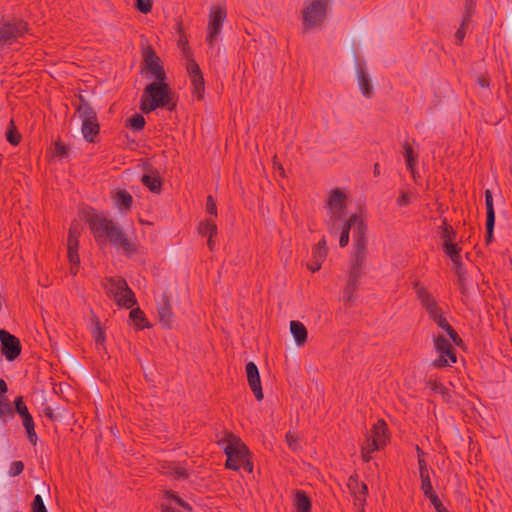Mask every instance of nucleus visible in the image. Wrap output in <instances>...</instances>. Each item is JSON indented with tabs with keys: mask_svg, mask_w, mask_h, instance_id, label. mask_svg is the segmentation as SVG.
Returning <instances> with one entry per match:
<instances>
[{
	"mask_svg": "<svg viewBox=\"0 0 512 512\" xmlns=\"http://www.w3.org/2000/svg\"><path fill=\"white\" fill-rule=\"evenodd\" d=\"M79 116L82 119L81 132L83 138L88 143H95V138L100 133V124L96 111L85 106L79 109Z\"/></svg>",
	"mask_w": 512,
	"mask_h": 512,
	"instance_id": "6e6552de",
	"label": "nucleus"
},
{
	"mask_svg": "<svg viewBox=\"0 0 512 512\" xmlns=\"http://www.w3.org/2000/svg\"><path fill=\"white\" fill-rule=\"evenodd\" d=\"M68 152H69V147L65 143H63L61 141H57L55 143V146H54V155L55 156H59V157L63 158L68 155Z\"/></svg>",
	"mask_w": 512,
	"mask_h": 512,
	"instance_id": "603ef678",
	"label": "nucleus"
},
{
	"mask_svg": "<svg viewBox=\"0 0 512 512\" xmlns=\"http://www.w3.org/2000/svg\"><path fill=\"white\" fill-rule=\"evenodd\" d=\"M141 74L147 79H167L160 57L150 46L142 51Z\"/></svg>",
	"mask_w": 512,
	"mask_h": 512,
	"instance_id": "0eeeda50",
	"label": "nucleus"
},
{
	"mask_svg": "<svg viewBox=\"0 0 512 512\" xmlns=\"http://www.w3.org/2000/svg\"><path fill=\"white\" fill-rule=\"evenodd\" d=\"M290 332L298 346H303L307 342L308 332L300 321L293 320L290 322Z\"/></svg>",
	"mask_w": 512,
	"mask_h": 512,
	"instance_id": "4be33fe9",
	"label": "nucleus"
},
{
	"mask_svg": "<svg viewBox=\"0 0 512 512\" xmlns=\"http://www.w3.org/2000/svg\"><path fill=\"white\" fill-rule=\"evenodd\" d=\"M387 423L383 419H379L371 429V439H375V441L384 446L387 442Z\"/></svg>",
	"mask_w": 512,
	"mask_h": 512,
	"instance_id": "5701e85b",
	"label": "nucleus"
},
{
	"mask_svg": "<svg viewBox=\"0 0 512 512\" xmlns=\"http://www.w3.org/2000/svg\"><path fill=\"white\" fill-rule=\"evenodd\" d=\"M13 409H14V412H16L20 417L30 414L26 404L24 403L22 396H17L15 398Z\"/></svg>",
	"mask_w": 512,
	"mask_h": 512,
	"instance_id": "c03bdc74",
	"label": "nucleus"
},
{
	"mask_svg": "<svg viewBox=\"0 0 512 512\" xmlns=\"http://www.w3.org/2000/svg\"><path fill=\"white\" fill-rule=\"evenodd\" d=\"M486 235H485V243L486 245H489L493 242L494 239V226L495 221L493 220H486Z\"/></svg>",
	"mask_w": 512,
	"mask_h": 512,
	"instance_id": "8fccbe9b",
	"label": "nucleus"
},
{
	"mask_svg": "<svg viewBox=\"0 0 512 512\" xmlns=\"http://www.w3.org/2000/svg\"><path fill=\"white\" fill-rule=\"evenodd\" d=\"M21 418H22L23 426H24V428L26 430L27 437H28L29 441L33 445H35L37 443L38 437H37V434L35 432V423H34L32 415L28 414V415L23 416Z\"/></svg>",
	"mask_w": 512,
	"mask_h": 512,
	"instance_id": "72a5a7b5",
	"label": "nucleus"
},
{
	"mask_svg": "<svg viewBox=\"0 0 512 512\" xmlns=\"http://www.w3.org/2000/svg\"><path fill=\"white\" fill-rule=\"evenodd\" d=\"M438 234L442 241V245H445L446 243H454L457 237V232L451 225L447 223L445 218L442 221V225L439 227Z\"/></svg>",
	"mask_w": 512,
	"mask_h": 512,
	"instance_id": "bb28decb",
	"label": "nucleus"
},
{
	"mask_svg": "<svg viewBox=\"0 0 512 512\" xmlns=\"http://www.w3.org/2000/svg\"><path fill=\"white\" fill-rule=\"evenodd\" d=\"M153 6V0H136L135 7L136 9L143 13L148 14L151 12Z\"/></svg>",
	"mask_w": 512,
	"mask_h": 512,
	"instance_id": "de8ad7c7",
	"label": "nucleus"
},
{
	"mask_svg": "<svg viewBox=\"0 0 512 512\" xmlns=\"http://www.w3.org/2000/svg\"><path fill=\"white\" fill-rule=\"evenodd\" d=\"M347 487L350 493L354 496L355 501L360 504L365 503L368 494V487L366 483L359 481L357 473L352 474L348 478Z\"/></svg>",
	"mask_w": 512,
	"mask_h": 512,
	"instance_id": "6ab92c4d",
	"label": "nucleus"
},
{
	"mask_svg": "<svg viewBox=\"0 0 512 512\" xmlns=\"http://www.w3.org/2000/svg\"><path fill=\"white\" fill-rule=\"evenodd\" d=\"M382 446L378 444L375 439H371L370 436L366 438L365 443L362 445V450H364V453H373L377 450H379Z\"/></svg>",
	"mask_w": 512,
	"mask_h": 512,
	"instance_id": "49530a36",
	"label": "nucleus"
},
{
	"mask_svg": "<svg viewBox=\"0 0 512 512\" xmlns=\"http://www.w3.org/2000/svg\"><path fill=\"white\" fill-rule=\"evenodd\" d=\"M164 469V473L168 476H171L175 480L184 481L187 480L190 476L187 469L182 466L176 464H168L167 466H162Z\"/></svg>",
	"mask_w": 512,
	"mask_h": 512,
	"instance_id": "a878e982",
	"label": "nucleus"
},
{
	"mask_svg": "<svg viewBox=\"0 0 512 512\" xmlns=\"http://www.w3.org/2000/svg\"><path fill=\"white\" fill-rule=\"evenodd\" d=\"M453 266H454L455 272L457 273V276H458V282L464 281L465 280V272L463 270L461 257L457 258V262L453 263Z\"/></svg>",
	"mask_w": 512,
	"mask_h": 512,
	"instance_id": "4d7b16f0",
	"label": "nucleus"
},
{
	"mask_svg": "<svg viewBox=\"0 0 512 512\" xmlns=\"http://www.w3.org/2000/svg\"><path fill=\"white\" fill-rule=\"evenodd\" d=\"M0 350L6 360L14 361L22 351L20 340L5 329H0Z\"/></svg>",
	"mask_w": 512,
	"mask_h": 512,
	"instance_id": "9d476101",
	"label": "nucleus"
},
{
	"mask_svg": "<svg viewBox=\"0 0 512 512\" xmlns=\"http://www.w3.org/2000/svg\"><path fill=\"white\" fill-rule=\"evenodd\" d=\"M359 283L347 280L346 287L343 291V300L347 306H352L357 299L356 291Z\"/></svg>",
	"mask_w": 512,
	"mask_h": 512,
	"instance_id": "2f4dec72",
	"label": "nucleus"
},
{
	"mask_svg": "<svg viewBox=\"0 0 512 512\" xmlns=\"http://www.w3.org/2000/svg\"><path fill=\"white\" fill-rule=\"evenodd\" d=\"M26 30L23 22L4 23L0 26V44L11 43L13 40L22 36Z\"/></svg>",
	"mask_w": 512,
	"mask_h": 512,
	"instance_id": "a211bd4d",
	"label": "nucleus"
},
{
	"mask_svg": "<svg viewBox=\"0 0 512 512\" xmlns=\"http://www.w3.org/2000/svg\"><path fill=\"white\" fill-rule=\"evenodd\" d=\"M476 82L482 88H489L490 77L487 73H481L477 76Z\"/></svg>",
	"mask_w": 512,
	"mask_h": 512,
	"instance_id": "bf43d9fd",
	"label": "nucleus"
},
{
	"mask_svg": "<svg viewBox=\"0 0 512 512\" xmlns=\"http://www.w3.org/2000/svg\"><path fill=\"white\" fill-rule=\"evenodd\" d=\"M198 233L203 237L214 238L217 235V225L212 219H205L198 225Z\"/></svg>",
	"mask_w": 512,
	"mask_h": 512,
	"instance_id": "7c9ffc66",
	"label": "nucleus"
},
{
	"mask_svg": "<svg viewBox=\"0 0 512 512\" xmlns=\"http://www.w3.org/2000/svg\"><path fill=\"white\" fill-rule=\"evenodd\" d=\"M24 463L22 461H13L10 464L8 474L10 477H16L20 475L24 470Z\"/></svg>",
	"mask_w": 512,
	"mask_h": 512,
	"instance_id": "09e8293b",
	"label": "nucleus"
},
{
	"mask_svg": "<svg viewBox=\"0 0 512 512\" xmlns=\"http://www.w3.org/2000/svg\"><path fill=\"white\" fill-rule=\"evenodd\" d=\"M14 417V409L7 396L0 397V418L7 421Z\"/></svg>",
	"mask_w": 512,
	"mask_h": 512,
	"instance_id": "e433bc0d",
	"label": "nucleus"
},
{
	"mask_svg": "<svg viewBox=\"0 0 512 512\" xmlns=\"http://www.w3.org/2000/svg\"><path fill=\"white\" fill-rule=\"evenodd\" d=\"M146 124L145 118L142 114L135 113L125 121V127L132 129L135 132H139L144 129Z\"/></svg>",
	"mask_w": 512,
	"mask_h": 512,
	"instance_id": "c9c22d12",
	"label": "nucleus"
},
{
	"mask_svg": "<svg viewBox=\"0 0 512 512\" xmlns=\"http://www.w3.org/2000/svg\"><path fill=\"white\" fill-rule=\"evenodd\" d=\"M420 480H421V490L423 491V494L429 500H431V497L438 496L436 494V492L433 490L429 473L420 475Z\"/></svg>",
	"mask_w": 512,
	"mask_h": 512,
	"instance_id": "ea45409f",
	"label": "nucleus"
},
{
	"mask_svg": "<svg viewBox=\"0 0 512 512\" xmlns=\"http://www.w3.org/2000/svg\"><path fill=\"white\" fill-rule=\"evenodd\" d=\"M476 9V0H465L464 13L462 15V20H464V24L466 22H471L472 16L475 13Z\"/></svg>",
	"mask_w": 512,
	"mask_h": 512,
	"instance_id": "79ce46f5",
	"label": "nucleus"
},
{
	"mask_svg": "<svg viewBox=\"0 0 512 512\" xmlns=\"http://www.w3.org/2000/svg\"><path fill=\"white\" fill-rule=\"evenodd\" d=\"M227 12L225 7L223 6H213L209 13V22H208V35L207 42L210 45H213L214 38L220 33L223 23L226 19Z\"/></svg>",
	"mask_w": 512,
	"mask_h": 512,
	"instance_id": "9b49d317",
	"label": "nucleus"
},
{
	"mask_svg": "<svg viewBox=\"0 0 512 512\" xmlns=\"http://www.w3.org/2000/svg\"><path fill=\"white\" fill-rule=\"evenodd\" d=\"M329 0H312L302 10V25L305 31L314 29L325 21Z\"/></svg>",
	"mask_w": 512,
	"mask_h": 512,
	"instance_id": "423d86ee",
	"label": "nucleus"
},
{
	"mask_svg": "<svg viewBox=\"0 0 512 512\" xmlns=\"http://www.w3.org/2000/svg\"><path fill=\"white\" fill-rule=\"evenodd\" d=\"M457 362L456 350L451 345L439 353L437 359L433 360L431 365L434 368H445Z\"/></svg>",
	"mask_w": 512,
	"mask_h": 512,
	"instance_id": "412c9836",
	"label": "nucleus"
},
{
	"mask_svg": "<svg viewBox=\"0 0 512 512\" xmlns=\"http://www.w3.org/2000/svg\"><path fill=\"white\" fill-rule=\"evenodd\" d=\"M446 333L456 346L461 347L464 344L462 338L459 336V334L453 327L449 329Z\"/></svg>",
	"mask_w": 512,
	"mask_h": 512,
	"instance_id": "6e6d98bb",
	"label": "nucleus"
},
{
	"mask_svg": "<svg viewBox=\"0 0 512 512\" xmlns=\"http://www.w3.org/2000/svg\"><path fill=\"white\" fill-rule=\"evenodd\" d=\"M443 252L451 259L452 263L457 262V258H460L461 247L457 243H446L442 245Z\"/></svg>",
	"mask_w": 512,
	"mask_h": 512,
	"instance_id": "4c0bfd02",
	"label": "nucleus"
},
{
	"mask_svg": "<svg viewBox=\"0 0 512 512\" xmlns=\"http://www.w3.org/2000/svg\"><path fill=\"white\" fill-rule=\"evenodd\" d=\"M176 107L175 93L167 79H156L145 86L140 98V110L144 114H149L159 108L174 111Z\"/></svg>",
	"mask_w": 512,
	"mask_h": 512,
	"instance_id": "f03ea898",
	"label": "nucleus"
},
{
	"mask_svg": "<svg viewBox=\"0 0 512 512\" xmlns=\"http://www.w3.org/2000/svg\"><path fill=\"white\" fill-rule=\"evenodd\" d=\"M409 204H410L409 193L402 191L399 198L397 199V205L402 207V206H407Z\"/></svg>",
	"mask_w": 512,
	"mask_h": 512,
	"instance_id": "680f3d73",
	"label": "nucleus"
},
{
	"mask_svg": "<svg viewBox=\"0 0 512 512\" xmlns=\"http://www.w3.org/2000/svg\"><path fill=\"white\" fill-rule=\"evenodd\" d=\"M21 134L18 132L13 120H10L9 127L6 131V140L11 145H18L21 142Z\"/></svg>",
	"mask_w": 512,
	"mask_h": 512,
	"instance_id": "58836bf2",
	"label": "nucleus"
},
{
	"mask_svg": "<svg viewBox=\"0 0 512 512\" xmlns=\"http://www.w3.org/2000/svg\"><path fill=\"white\" fill-rule=\"evenodd\" d=\"M80 232L76 226H70L67 239V256L70 264L78 266L80 257L78 254Z\"/></svg>",
	"mask_w": 512,
	"mask_h": 512,
	"instance_id": "f3484780",
	"label": "nucleus"
},
{
	"mask_svg": "<svg viewBox=\"0 0 512 512\" xmlns=\"http://www.w3.org/2000/svg\"><path fill=\"white\" fill-rule=\"evenodd\" d=\"M471 22H466L464 24V20L461 19L460 27L455 32V43L458 46H462L463 40L466 36V29L469 27Z\"/></svg>",
	"mask_w": 512,
	"mask_h": 512,
	"instance_id": "a18cd8bd",
	"label": "nucleus"
},
{
	"mask_svg": "<svg viewBox=\"0 0 512 512\" xmlns=\"http://www.w3.org/2000/svg\"><path fill=\"white\" fill-rule=\"evenodd\" d=\"M93 328H92V336L96 343V345L104 346L106 341V333L104 328L102 327L99 318L96 315L92 317Z\"/></svg>",
	"mask_w": 512,
	"mask_h": 512,
	"instance_id": "c756f323",
	"label": "nucleus"
},
{
	"mask_svg": "<svg viewBox=\"0 0 512 512\" xmlns=\"http://www.w3.org/2000/svg\"><path fill=\"white\" fill-rule=\"evenodd\" d=\"M328 252L326 250H320L313 248L312 250V258L316 259L317 261H320L323 263V261L326 259Z\"/></svg>",
	"mask_w": 512,
	"mask_h": 512,
	"instance_id": "052dcab7",
	"label": "nucleus"
},
{
	"mask_svg": "<svg viewBox=\"0 0 512 512\" xmlns=\"http://www.w3.org/2000/svg\"><path fill=\"white\" fill-rule=\"evenodd\" d=\"M186 70L189 74L190 81L193 86V95H195L198 100L203 99L205 92V81L202 71L195 59H187Z\"/></svg>",
	"mask_w": 512,
	"mask_h": 512,
	"instance_id": "f8f14e48",
	"label": "nucleus"
},
{
	"mask_svg": "<svg viewBox=\"0 0 512 512\" xmlns=\"http://www.w3.org/2000/svg\"><path fill=\"white\" fill-rule=\"evenodd\" d=\"M148 171L149 173L142 175V184L147 187L150 192L160 194L162 191L163 181L158 170L150 166Z\"/></svg>",
	"mask_w": 512,
	"mask_h": 512,
	"instance_id": "aec40b11",
	"label": "nucleus"
},
{
	"mask_svg": "<svg viewBox=\"0 0 512 512\" xmlns=\"http://www.w3.org/2000/svg\"><path fill=\"white\" fill-rule=\"evenodd\" d=\"M434 348L436 352L439 354L444 349H448L452 344L449 339H447L444 335H437L433 337Z\"/></svg>",
	"mask_w": 512,
	"mask_h": 512,
	"instance_id": "37998d69",
	"label": "nucleus"
},
{
	"mask_svg": "<svg viewBox=\"0 0 512 512\" xmlns=\"http://www.w3.org/2000/svg\"><path fill=\"white\" fill-rule=\"evenodd\" d=\"M206 212L210 215H213V216H217V206H216V201L215 199L213 198L212 195H208L207 196V200H206Z\"/></svg>",
	"mask_w": 512,
	"mask_h": 512,
	"instance_id": "864d4df0",
	"label": "nucleus"
},
{
	"mask_svg": "<svg viewBox=\"0 0 512 512\" xmlns=\"http://www.w3.org/2000/svg\"><path fill=\"white\" fill-rule=\"evenodd\" d=\"M356 78L362 95L371 98L374 95V87L362 62L357 59L355 62Z\"/></svg>",
	"mask_w": 512,
	"mask_h": 512,
	"instance_id": "2eb2a0df",
	"label": "nucleus"
},
{
	"mask_svg": "<svg viewBox=\"0 0 512 512\" xmlns=\"http://www.w3.org/2000/svg\"><path fill=\"white\" fill-rule=\"evenodd\" d=\"M43 413L51 421H56L58 419L57 415L54 414L53 409L49 406L43 408Z\"/></svg>",
	"mask_w": 512,
	"mask_h": 512,
	"instance_id": "0e129e2a",
	"label": "nucleus"
},
{
	"mask_svg": "<svg viewBox=\"0 0 512 512\" xmlns=\"http://www.w3.org/2000/svg\"><path fill=\"white\" fill-rule=\"evenodd\" d=\"M322 262L317 261L316 259L312 258L311 263L307 264V268L311 270L312 272L319 271L321 269Z\"/></svg>",
	"mask_w": 512,
	"mask_h": 512,
	"instance_id": "69168bd1",
	"label": "nucleus"
},
{
	"mask_svg": "<svg viewBox=\"0 0 512 512\" xmlns=\"http://www.w3.org/2000/svg\"><path fill=\"white\" fill-rule=\"evenodd\" d=\"M157 314L159 322L164 328H171L173 323V311L168 293L164 292L160 302L157 304Z\"/></svg>",
	"mask_w": 512,
	"mask_h": 512,
	"instance_id": "dca6fc26",
	"label": "nucleus"
},
{
	"mask_svg": "<svg viewBox=\"0 0 512 512\" xmlns=\"http://www.w3.org/2000/svg\"><path fill=\"white\" fill-rule=\"evenodd\" d=\"M107 282L106 293L114 299L119 307L130 309L137 304L135 293L123 277H110Z\"/></svg>",
	"mask_w": 512,
	"mask_h": 512,
	"instance_id": "39448f33",
	"label": "nucleus"
},
{
	"mask_svg": "<svg viewBox=\"0 0 512 512\" xmlns=\"http://www.w3.org/2000/svg\"><path fill=\"white\" fill-rule=\"evenodd\" d=\"M84 220L88 224L95 242L101 247L108 242L118 249H122L127 256L136 252L133 243L127 238L122 229L104 213H98L90 208L84 212Z\"/></svg>",
	"mask_w": 512,
	"mask_h": 512,
	"instance_id": "f257e3e1",
	"label": "nucleus"
},
{
	"mask_svg": "<svg viewBox=\"0 0 512 512\" xmlns=\"http://www.w3.org/2000/svg\"><path fill=\"white\" fill-rule=\"evenodd\" d=\"M360 223L363 224L364 227H365V240H367L368 226H367L366 222L364 221V219L360 215L352 214L344 222V224L342 226V230H341L340 238H339V246L341 248H344V247H346L349 244V239H350L349 234H350V230H351L352 227L354 228V231H353V242H355V235H356V232L359 229ZM354 245H355V243H353V246Z\"/></svg>",
	"mask_w": 512,
	"mask_h": 512,
	"instance_id": "ddd939ff",
	"label": "nucleus"
},
{
	"mask_svg": "<svg viewBox=\"0 0 512 512\" xmlns=\"http://www.w3.org/2000/svg\"><path fill=\"white\" fill-rule=\"evenodd\" d=\"M129 318L133 321L136 330H143L152 326L147 320L145 313L139 307L131 309Z\"/></svg>",
	"mask_w": 512,
	"mask_h": 512,
	"instance_id": "393cba45",
	"label": "nucleus"
},
{
	"mask_svg": "<svg viewBox=\"0 0 512 512\" xmlns=\"http://www.w3.org/2000/svg\"><path fill=\"white\" fill-rule=\"evenodd\" d=\"M427 385L431 388V390H433L434 392L436 393H439L442 395L443 399L446 401V402H450L452 401V393L451 391L446 388L443 383H441L440 381L438 380H435V379H429L427 381Z\"/></svg>",
	"mask_w": 512,
	"mask_h": 512,
	"instance_id": "473e14b6",
	"label": "nucleus"
},
{
	"mask_svg": "<svg viewBox=\"0 0 512 512\" xmlns=\"http://www.w3.org/2000/svg\"><path fill=\"white\" fill-rule=\"evenodd\" d=\"M346 195L340 189H334L330 192L327 204L330 208L341 210L345 207Z\"/></svg>",
	"mask_w": 512,
	"mask_h": 512,
	"instance_id": "cd10ccee",
	"label": "nucleus"
},
{
	"mask_svg": "<svg viewBox=\"0 0 512 512\" xmlns=\"http://www.w3.org/2000/svg\"><path fill=\"white\" fill-rule=\"evenodd\" d=\"M31 507L32 512H48L42 497L38 494L35 495Z\"/></svg>",
	"mask_w": 512,
	"mask_h": 512,
	"instance_id": "3c124183",
	"label": "nucleus"
},
{
	"mask_svg": "<svg viewBox=\"0 0 512 512\" xmlns=\"http://www.w3.org/2000/svg\"><path fill=\"white\" fill-rule=\"evenodd\" d=\"M412 286L416 293L417 299L425 309L429 319L434 320L439 315L443 314V311L438 305L437 301L419 281H414Z\"/></svg>",
	"mask_w": 512,
	"mask_h": 512,
	"instance_id": "1a4fd4ad",
	"label": "nucleus"
},
{
	"mask_svg": "<svg viewBox=\"0 0 512 512\" xmlns=\"http://www.w3.org/2000/svg\"><path fill=\"white\" fill-rule=\"evenodd\" d=\"M115 205L119 209H124L126 211L131 210L132 205H133L132 195L125 189L119 190L116 193Z\"/></svg>",
	"mask_w": 512,
	"mask_h": 512,
	"instance_id": "c85d7f7f",
	"label": "nucleus"
},
{
	"mask_svg": "<svg viewBox=\"0 0 512 512\" xmlns=\"http://www.w3.org/2000/svg\"><path fill=\"white\" fill-rule=\"evenodd\" d=\"M286 441H287V443H288L290 448L295 449L296 448L295 444L297 443L298 438L295 435L291 434V433H287L286 434Z\"/></svg>",
	"mask_w": 512,
	"mask_h": 512,
	"instance_id": "338daca9",
	"label": "nucleus"
},
{
	"mask_svg": "<svg viewBox=\"0 0 512 512\" xmlns=\"http://www.w3.org/2000/svg\"><path fill=\"white\" fill-rule=\"evenodd\" d=\"M430 502L435 508L436 512H449V510L443 505L438 496L431 497Z\"/></svg>",
	"mask_w": 512,
	"mask_h": 512,
	"instance_id": "13d9d810",
	"label": "nucleus"
},
{
	"mask_svg": "<svg viewBox=\"0 0 512 512\" xmlns=\"http://www.w3.org/2000/svg\"><path fill=\"white\" fill-rule=\"evenodd\" d=\"M294 506L296 512H311L312 502L305 491L297 490L294 496Z\"/></svg>",
	"mask_w": 512,
	"mask_h": 512,
	"instance_id": "b1692460",
	"label": "nucleus"
},
{
	"mask_svg": "<svg viewBox=\"0 0 512 512\" xmlns=\"http://www.w3.org/2000/svg\"><path fill=\"white\" fill-rule=\"evenodd\" d=\"M367 243L368 240H365V227L360 223L355 235V245L350 259L347 280L359 283V280L364 275L363 270L368 254Z\"/></svg>",
	"mask_w": 512,
	"mask_h": 512,
	"instance_id": "20e7f679",
	"label": "nucleus"
},
{
	"mask_svg": "<svg viewBox=\"0 0 512 512\" xmlns=\"http://www.w3.org/2000/svg\"><path fill=\"white\" fill-rule=\"evenodd\" d=\"M245 369L250 389L252 390L256 400L262 401L264 398V394L261 385L260 373L257 365L254 362L250 361L246 364Z\"/></svg>",
	"mask_w": 512,
	"mask_h": 512,
	"instance_id": "4468645a",
	"label": "nucleus"
},
{
	"mask_svg": "<svg viewBox=\"0 0 512 512\" xmlns=\"http://www.w3.org/2000/svg\"><path fill=\"white\" fill-rule=\"evenodd\" d=\"M432 321L435 322L437 326L444 330L445 332L452 328V326L449 324V322L447 321L443 314L439 315Z\"/></svg>",
	"mask_w": 512,
	"mask_h": 512,
	"instance_id": "5fc2aeb1",
	"label": "nucleus"
},
{
	"mask_svg": "<svg viewBox=\"0 0 512 512\" xmlns=\"http://www.w3.org/2000/svg\"><path fill=\"white\" fill-rule=\"evenodd\" d=\"M485 206H486V220L495 221L493 195H492V192L490 189L485 190Z\"/></svg>",
	"mask_w": 512,
	"mask_h": 512,
	"instance_id": "a19ab883",
	"label": "nucleus"
},
{
	"mask_svg": "<svg viewBox=\"0 0 512 512\" xmlns=\"http://www.w3.org/2000/svg\"><path fill=\"white\" fill-rule=\"evenodd\" d=\"M226 455L225 468L233 471H238L241 462L245 458L250 457V451L240 437L234 435L232 432L226 431L224 437L218 441Z\"/></svg>",
	"mask_w": 512,
	"mask_h": 512,
	"instance_id": "7ed1b4c3",
	"label": "nucleus"
},
{
	"mask_svg": "<svg viewBox=\"0 0 512 512\" xmlns=\"http://www.w3.org/2000/svg\"><path fill=\"white\" fill-rule=\"evenodd\" d=\"M403 149L406 167L413 174L415 170L417 155L415 154L412 146L408 143V141L403 143Z\"/></svg>",
	"mask_w": 512,
	"mask_h": 512,
	"instance_id": "f704fd0d",
	"label": "nucleus"
},
{
	"mask_svg": "<svg viewBox=\"0 0 512 512\" xmlns=\"http://www.w3.org/2000/svg\"><path fill=\"white\" fill-rule=\"evenodd\" d=\"M418 465H419V475L429 473V469L427 467V463H426L424 457H420V459H418Z\"/></svg>",
	"mask_w": 512,
	"mask_h": 512,
	"instance_id": "e2e57ef3",
	"label": "nucleus"
},
{
	"mask_svg": "<svg viewBox=\"0 0 512 512\" xmlns=\"http://www.w3.org/2000/svg\"><path fill=\"white\" fill-rule=\"evenodd\" d=\"M176 503H177L180 507H182L183 509H185V510H186V511H188V512H192V510H193V509H192V506H191L188 502H186L185 500H183L181 497H177V499H176Z\"/></svg>",
	"mask_w": 512,
	"mask_h": 512,
	"instance_id": "774afa93",
	"label": "nucleus"
}]
</instances>
